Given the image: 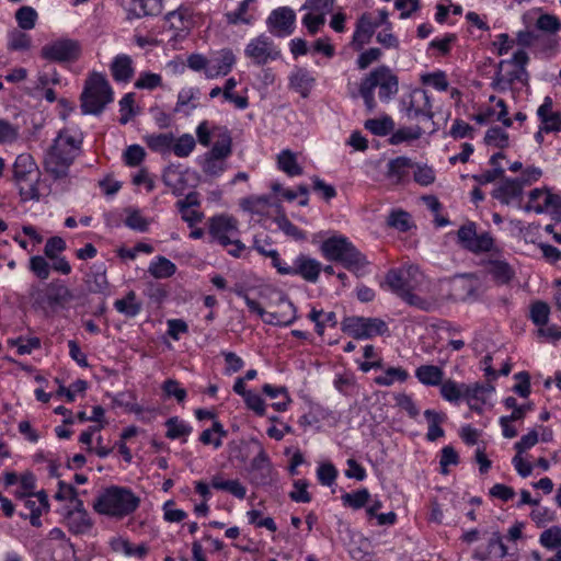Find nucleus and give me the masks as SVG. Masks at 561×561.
<instances>
[{"label":"nucleus","instance_id":"21","mask_svg":"<svg viewBox=\"0 0 561 561\" xmlns=\"http://www.w3.org/2000/svg\"><path fill=\"white\" fill-rule=\"evenodd\" d=\"M236 64V56L229 48L221 49L214 54L209 59V68H207V78L214 79L219 76L228 75Z\"/></svg>","mask_w":561,"mask_h":561},{"label":"nucleus","instance_id":"15","mask_svg":"<svg viewBox=\"0 0 561 561\" xmlns=\"http://www.w3.org/2000/svg\"><path fill=\"white\" fill-rule=\"evenodd\" d=\"M80 51V45L77 41L59 38L44 45L41 49V56L49 61L67 62L77 60Z\"/></svg>","mask_w":561,"mask_h":561},{"label":"nucleus","instance_id":"5","mask_svg":"<svg viewBox=\"0 0 561 561\" xmlns=\"http://www.w3.org/2000/svg\"><path fill=\"white\" fill-rule=\"evenodd\" d=\"M30 298L34 309L50 316L68 308L75 296L64 280L54 279L43 286H31Z\"/></svg>","mask_w":561,"mask_h":561},{"label":"nucleus","instance_id":"47","mask_svg":"<svg viewBox=\"0 0 561 561\" xmlns=\"http://www.w3.org/2000/svg\"><path fill=\"white\" fill-rule=\"evenodd\" d=\"M18 488L13 494L19 499L33 497L34 490L36 486V479L32 472H24L20 476Z\"/></svg>","mask_w":561,"mask_h":561},{"label":"nucleus","instance_id":"18","mask_svg":"<svg viewBox=\"0 0 561 561\" xmlns=\"http://www.w3.org/2000/svg\"><path fill=\"white\" fill-rule=\"evenodd\" d=\"M66 526L69 531L75 535H83L89 533L93 527V520L84 508L82 501H77V504L68 508L65 515Z\"/></svg>","mask_w":561,"mask_h":561},{"label":"nucleus","instance_id":"38","mask_svg":"<svg viewBox=\"0 0 561 561\" xmlns=\"http://www.w3.org/2000/svg\"><path fill=\"white\" fill-rule=\"evenodd\" d=\"M409 378V373L402 367H388L385 373L375 378L378 386L390 387L396 381L404 382Z\"/></svg>","mask_w":561,"mask_h":561},{"label":"nucleus","instance_id":"54","mask_svg":"<svg viewBox=\"0 0 561 561\" xmlns=\"http://www.w3.org/2000/svg\"><path fill=\"white\" fill-rule=\"evenodd\" d=\"M161 388L168 398H174L179 403H183L187 397L186 390L175 379H167Z\"/></svg>","mask_w":561,"mask_h":561},{"label":"nucleus","instance_id":"17","mask_svg":"<svg viewBox=\"0 0 561 561\" xmlns=\"http://www.w3.org/2000/svg\"><path fill=\"white\" fill-rule=\"evenodd\" d=\"M403 106L405 116L409 119H432L434 116L431 96L425 90H413L410 93L408 101L403 102Z\"/></svg>","mask_w":561,"mask_h":561},{"label":"nucleus","instance_id":"51","mask_svg":"<svg viewBox=\"0 0 561 561\" xmlns=\"http://www.w3.org/2000/svg\"><path fill=\"white\" fill-rule=\"evenodd\" d=\"M422 128L419 126L415 127H402L392 133L389 141L391 145H399L404 141L416 140L422 136Z\"/></svg>","mask_w":561,"mask_h":561},{"label":"nucleus","instance_id":"23","mask_svg":"<svg viewBox=\"0 0 561 561\" xmlns=\"http://www.w3.org/2000/svg\"><path fill=\"white\" fill-rule=\"evenodd\" d=\"M110 71L116 82H129L135 73L133 58L126 54L116 55L110 65Z\"/></svg>","mask_w":561,"mask_h":561},{"label":"nucleus","instance_id":"24","mask_svg":"<svg viewBox=\"0 0 561 561\" xmlns=\"http://www.w3.org/2000/svg\"><path fill=\"white\" fill-rule=\"evenodd\" d=\"M484 270L499 285L508 284L515 276L512 266L504 260L490 259L483 263Z\"/></svg>","mask_w":561,"mask_h":561},{"label":"nucleus","instance_id":"8","mask_svg":"<svg viewBox=\"0 0 561 561\" xmlns=\"http://www.w3.org/2000/svg\"><path fill=\"white\" fill-rule=\"evenodd\" d=\"M12 171L21 201L38 202L41 199L38 190L39 170L34 158L30 153L19 154L13 163Z\"/></svg>","mask_w":561,"mask_h":561},{"label":"nucleus","instance_id":"29","mask_svg":"<svg viewBox=\"0 0 561 561\" xmlns=\"http://www.w3.org/2000/svg\"><path fill=\"white\" fill-rule=\"evenodd\" d=\"M114 308L127 318H135L140 313L142 305L137 299L136 293L129 290L123 298L115 300Z\"/></svg>","mask_w":561,"mask_h":561},{"label":"nucleus","instance_id":"30","mask_svg":"<svg viewBox=\"0 0 561 561\" xmlns=\"http://www.w3.org/2000/svg\"><path fill=\"white\" fill-rule=\"evenodd\" d=\"M415 377L425 386H439L444 379V370L435 365H422L415 369Z\"/></svg>","mask_w":561,"mask_h":561},{"label":"nucleus","instance_id":"3","mask_svg":"<svg viewBox=\"0 0 561 561\" xmlns=\"http://www.w3.org/2000/svg\"><path fill=\"white\" fill-rule=\"evenodd\" d=\"M140 502V497L129 488L111 485L99 494L93 508L101 515L123 519L134 514Z\"/></svg>","mask_w":561,"mask_h":561},{"label":"nucleus","instance_id":"6","mask_svg":"<svg viewBox=\"0 0 561 561\" xmlns=\"http://www.w3.org/2000/svg\"><path fill=\"white\" fill-rule=\"evenodd\" d=\"M378 88L380 101L389 102L399 90L398 77L387 66H380L370 71L359 85V94L366 107L373 111L376 107L375 89Z\"/></svg>","mask_w":561,"mask_h":561},{"label":"nucleus","instance_id":"41","mask_svg":"<svg viewBox=\"0 0 561 561\" xmlns=\"http://www.w3.org/2000/svg\"><path fill=\"white\" fill-rule=\"evenodd\" d=\"M31 36L21 30H12L8 33V49L14 51H26L31 48Z\"/></svg>","mask_w":561,"mask_h":561},{"label":"nucleus","instance_id":"56","mask_svg":"<svg viewBox=\"0 0 561 561\" xmlns=\"http://www.w3.org/2000/svg\"><path fill=\"white\" fill-rule=\"evenodd\" d=\"M365 128L374 135L385 136L393 129V122L389 117L383 119H368L365 123Z\"/></svg>","mask_w":561,"mask_h":561},{"label":"nucleus","instance_id":"48","mask_svg":"<svg viewBox=\"0 0 561 561\" xmlns=\"http://www.w3.org/2000/svg\"><path fill=\"white\" fill-rule=\"evenodd\" d=\"M251 2H253V0H242L234 11L227 12L225 14L227 22L232 25L239 23L251 24L252 19L248 15V9Z\"/></svg>","mask_w":561,"mask_h":561},{"label":"nucleus","instance_id":"45","mask_svg":"<svg viewBox=\"0 0 561 561\" xmlns=\"http://www.w3.org/2000/svg\"><path fill=\"white\" fill-rule=\"evenodd\" d=\"M550 316V306L542 300H537L530 305L529 318L539 328L548 324Z\"/></svg>","mask_w":561,"mask_h":561},{"label":"nucleus","instance_id":"61","mask_svg":"<svg viewBox=\"0 0 561 561\" xmlns=\"http://www.w3.org/2000/svg\"><path fill=\"white\" fill-rule=\"evenodd\" d=\"M536 27L540 31L556 34L560 30L561 23L559 19L552 14H541L536 21Z\"/></svg>","mask_w":561,"mask_h":561},{"label":"nucleus","instance_id":"62","mask_svg":"<svg viewBox=\"0 0 561 561\" xmlns=\"http://www.w3.org/2000/svg\"><path fill=\"white\" fill-rule=\"evenodd\" d=\"M30 271L33 272L38 278L47 279L50 273L48 262L41 255H35L30 259Z\"/></svg>","mask_w":561,"mask_h":561},{"label":"nucleus","instance_id":"14","mask_svg":"<svg viewBox=\"0 0 561 561\" xmlns=\"http://www.w3.org/2000/svg\"><path fill=\"white\" fill-rule=\"evenodd\" d=\"M321 272L322 264L320 261L305 253H299L293 260L291 264L284 261L282 266H279L278 274L299 276L305 282L316 284L319 280Z\"/></svg>","mask_w":561,"mask_h":561},{"label":"nucleus","instance_id":"19","mask_svg":"<svg viewBox=\"0 0 561 561\" xmlns=\"http://www.w3.org/2000/svg\"><path fill=\"white\" fill-rule=\"evenodd\" d=\"M524 187L516 179L505 178L494 188L492 196L504 205L520 206Z\"/></svg>","mask_w":561,"mask_h":561},{"label":"nucleus","instance_id":"27","mask_svg":"<svg viewBox=\"0 0 561 561\" xmlns=\"http://www.w3.org/2000/svg\"><path fill=\"white\" fill-rule=\"evenodd\" d=\"M210 486L219 491L228 492L239 500H243L247 495V489L239 480H227L222 473L213 476Z\"/></svg>","mask_w":561,"mask_h":561},{"label":"nucleus","instance_id":"7","mask_svg":"<svg viewBox=\"0 0 561 561\" xmlns=\"http://www.w3.org/2000/svg\"><path fill=\"white\" fill-rule=\"evenodd\" d=\"M208 233L211 242L225 248L228 254L240 257L245 250L240 240L239 221L229 215H216L208 219Z\"/></svg>","mask_w":561,"mask_h":561},{"label":"nucleus","instance_id":"32","mask_svg":"<svg viewBox=\"0 0 561 561\" xmlns=\"http://www.w3.org/2000/svg\"><path fill=\"white\" fill-rule=\"evenodd\" d=\"M148 272L157 279L169 278L176 273V265L164 256H157L150 262Z\"/></svg>","mask_w":561,"mask_h":561},{"label":"nucleus","instance_id":"35","mask_svg":"<svg viewBox=\"0 0 561 561\" xmlns=\"http://www.w3.org/2000/svg\"><path fill=\"white\" fill-rule=\"evenodd\" d=\"M424 416L428 422V430L426 433V438L430 442H435L439 437L444 436V430L440 427V424L445 421L446 415L444 413L436 412L434 410H426L424 412Z\"/></svg>","mask_w":561,"mask_h":561},{"label":"nucleus","instance_id":"42","mask_svg":"<svg viewBox=\"0 0 561 561\" xmlns=\"http://www.w3.org/2000/svg\"><path fill=\"white\" fill-rule=\"evenodd\" d=\"M440 386V396L448 402H458L462 399V391L465 390V383L456 382L455 380L447 379L443 380Z\"/></svg>","mask_w":561,"mask_h":561},{"label":"nucleus","instance_id":"50","mask_svg":"<svg viewBox=\"0 0 561 561\" xmlns=\"http://www.w3.org/2000/svg\"><path fill=\"white\" fill-rule=\"evenodd\" d=\"M20 138V126L0 118V144L11 145Z\"/></svg>","mask_w":561,"mask_h":561},{"label":"nucleus","instance_id":"11","mask_svg":"<svg viewBox=\"0 0 561 561\" xmlns=\"http://www.w3.org/2000/svg\"><path fill=\"white\" fill-rule=\"evenodd\" d=\"M198 142L208 147L211 138L215 140L211 149L207 152L214 157L227 159L232 153V138L226 126L211 125L208 121H203L196 128Z\"/></svg>","mask_w":561,"mask_h":561},{"label":"nucleus","instance_id":"37","mask_svg":"<svg viewBox=\"0 0 561 561\" xmlns=\"http://www.w3.org/2000/svg\"><path fill=\"white\" fill-rule=\"evenodd\" d=\"M227 435L222 424L219 421H215L210 428L202 432L199 442L204 445H213L215 449H218L222 445V437Z\"/></svg>","mask_w":561,"mask_h":561},{"label":"nucleus","instance_id":"53","mask_svg":"<svg viewBox=\"0 0 561 561\" xmlns=\"http://www.w3.org/2000/svg\"><path fill=\"white\" fill-rule=\"evenodd\" d=\"M15 19L21 30H32L35 27L37 12L32 7H22L15 12Z\"/></svg>","mask_w":561,"mask_h":561},{"label":"nucleus","instance_id":"31","mask_svg":"<svg viewBox=\"0 0 561 561\" xmlns=\"http://www.w3.org/2000/svg\"><path fill=\"white\" fill-rule=\"evenodd\" d=\"M277 167L289 176L302 174V168L298 164L297 156L289 149L282 150L277 156Z\"/></svg>","mask_w":561,"mask_h":561},{"label":"nucleus","instance_id":"20","mask_svg":"<svg viewBox=\"0 0 561 561\" xmlns=\"http://www.w3.org/2000/svg\"><path fill=\"white\" fill-rule=\"evenodd\" d=\"M474 557L481 561H514L502 537L497 533L492 535L485 547L481 546L477 548Z\"/></svg>","mask_w":561,"mask_h":561},{"label":"nucleus","instance_id":"59","mask_svg":"<svg viewBox=\"0 0 561 561\" xmlns=\"http://www.w3.org/2000/svg\"><path fill=\"white\" fill-rule=\"evenodd\" d=\"M55 499L57 501H69L72 506L77 504V501H81L78 497V492L76 488L65 481L58 482V490L55 494Z\"/></svg>","mask_w":561,"mask_h":561},{"label":"nucleus","instance_id":"46","mask_svg":"<svg viewBox=\"0 0 561 561\" xmlns=\"http://www.w3.org/2000/svg\"><path fill=\"white\" fill-rule=\"evenodd\" d=\"M196 141L190 134H184L176 140L173 138V145L171 150L176 157L185 158L188 157L195 149Z\"/></svg>","mask_w":561,"mask_h":561},{"label":"nucleus","instance_id":"26","mask_svg":"<svg viewBox=\"0 0 561 561\" xmlns=\"http://www.w3.org/2000/svg\"><path fill=\"white\" fill-rule=\"evenodd\" d=\"M413 162L408 157H397L387 164V178L393 183H402L405 181L413 168Z\"/></svg>","mask_w":561,"mask_h":561},{"label":"nucleus","instance_id":"57","mask_svg":"<svg viewBox=\"0 0 561 561\" xmlns=\"http://www.w3.org/2000/svg\"><path fill=\"white\" fill-rule=\"evenodd\" d=\"M277 227L294 240H305L306 233L294 225L287 217L280 216L276 218Z\"/></svg>","mask_w":561,"mask_h":561},{"label":"nucleus","instance_id":"60","mask_svg":"<svg viewBox=\"0 0 561 561\" xmlns=\"http://www.w3.org/2000/svg\"><path fill=\"white\" fill-rule=\"evenodd\" d=\"M317 477L322 485H332L337 477V470L331 462L321 463L317 470Z\"/></svg>","mask_w":561,"mask_h":561},{"label":"nucleus","instance_id":"43","mask_svg":"<svg viewBox=\"0 0 561 561\" xmlns=\"http://www.w3.org/2000/svg\"><path fill=\"white\" fill-rule=\"evenodd\" d=\"M484 142L499 149L507 148L510 145L508 134L499 126L489 128L484 136Z\"/></svg>","mask_w":561,"mask_h":561},{"label":"nucleus","instance_id":"36","mask_svg":"<svg viewBox=\"0 0 561 561\" xmlns=\"http://www.w3.org/2000/svg\"><path fill=\"white\" fill-rule=\"evenodd\" d=\"M240 206L244 211L255 215H265L271 207V201L266 195L250 196L241 199Z\"/></svg>","mask_w":561,"mask_h":561},{"label":"nucleus","instance_id":"16","mask_svg":"<svg viewBox=\"0 0 561 561\" xmlns=\"http://www.w3.org/2000/svg\"><path fill=\"white\" fill-rule=\"evenodd\" d=\"M295 22V11L289 7H279L270 13L266 25L274 36L286 37L293 34Z\"/></svg>","mask_w":561,"mask_h":561},{"label":"nucleus","instance_id":"55","mask_svg":"<svg viewBox=\"0 0 561 561\" xmlns=\"http://www.w3.org/2000/svg\"><path fill=\"white\" fill-rule=\"evenodd\" d=\"M422 82L438 91H446L449 87L446 73L440 70L424 75L422 77Z\"/></svg>","mask_w":561,"mask_h":561},{"label":"nucleus","instance_id":"49","mask_svg":"<svg viewBox=\"0 0 561 561\" xmlns=\"http://www.w3.org/2000/svg\"><path fill=\"white\" fill-rule=\"evenodd\" d=\"M341 499L345 506L359 510L368 503L370 494L367 489H360L355 492L345 493Z\"/></svg>","mask_w":561,"mask_h":561},{"label":"nucleus","instance_id":"4","mask_svg":"<svg viewBox=\"0 0 561 561\" xmlns=\"http://www.w3.org/2000/svg\"><path fill=\"white\" fill-rule=\"evenodd\" d=\"M321 252L327 260L340 262L357 277L367 273V257L344 236H333L324 240Z\"/></svg>","mask_w":561,"mask_h":561},{"label":"nucleus","instance_id":"10","mask_svg":"<svg viewBox=\"0 0 561 561\" xmlns=\"http://www.w3.org/2000/svg\"><path fill=\"white\" fill-rule=\"evenodd\" d=\"M529 60L524 49L515 51L511 59L501 60L492 79L491 87L500 92L508 90L515 82L527 81L526 65Z\"/></svg>","mask_w":561,"mask_h":561},{"label":"nucleus","instance_id":"12","mask_svg":"<svg viewBox=\"0 0 561 561\" xmlns=\"http://www.w3.org/2000/svg\"><path fill=\"white\" fill-rule=\"evenodd\" d=\"M342 330L356 340H368L387 334L389 327L380 318L352 316L342 321Z\"/></svg>","mask_w":561,"mask_h":561},{"label":"nucleus","instance_id":"58","mask_svg":"<svg viewBox=\"0 0 561 561\" xmlns=\"http://www.w3.org/2000/svg\"><path fill=\"white\" fill-rule=\"evenodd\" d=\"M494 247V239L489 232L477 234L468 251L473 253L489 252Z\"/></svg>","mask_w":561,"mask_h":561},{"label":"nucleus","instance_id":"40","mask_svg":"<svg viewBox=\"0 0 561 561\" xmlns=\"http://www.w3.org/2000/svg\"><path fill=\"white\" fill-rule=\"evenodd\" d=\"M146 144L148 147L157 152H169L173 145V134H151L146 136Z\"/></svg>","mask_w":561,"mask_h":561},{"label":"nucleus","instance_id":"64","mask_svg":"<svg viewBox=\"0 0 561 561\" xmlns=\"http://www.w3.org/2000/svg\"><path fill=\"white\" fill-rule=\"evenodd\" d=\"M302 24L307 27L311 35H314L325 23V15L313 11L308 12L302 18Z\"/></svg>","mask_w":561,"mask_h":561},{"label":"nucleus","instance_id":"63","mask_svg":"<svg viewBox=\"0 0 561 561\" xmlns=\"http://www.w3.org/2000/svg\"><path fill=\"white\" fill-rule=\"evenodd\" d=\"M146 152L139 145L129 146L124 152V161L128 167H138L145 159Z\"/></svg>","mask_w":561,"mask_h":561},{"label":"nucleus","instance_id":"9","mask_svg":"<svg viewBox=\"0 0 561 561\" xmlns=\"http://www.w3.org/2000/svg\"><path fill=\"white\" fill-rule=\"evenodd\" d=\"M113 101V90L103 73L92 72L85 80L81 93L83 114L98 115Z\"/></svg>","mask_w":561,"mask_h":561},{"label":"nucleus","instance_id":"13","mask_svg":"<svg viewBox=\"0 0 561 561\" xmlns=\"http://www.w3.org/2000/svg\"><path fill=\"white\" fill-rule=\"evenodd\" d=\"M244 56L257 67L267 65L280 58L282 53L271 37L260 34L250 39L244 47Z\"/></svg>","mask_w":561,"mask_h":561},{"label":"nucleus","instance_id":"33","mask_svg":"<svg viewBox=\"0 0 561 561\" xmlns=\"http://www.w3.org/2000/svg\"><path fill=\"white\" fill-rule=\"evenodd\" d=\"M125 215L124 224L129 229L138 232H147L149 230L151 220L145 217L140 209L128 207L125 209Z\"/></svg>","mask_w":561,"mask_h":561},{"label":"nucleus","instance_id":"28","mask_svg":"<svg viewBox=\"0 0 561 561\" xmlns=\"http://www.w3.org/2000/svg\"><path fill=\"white\" fill-rule=\"evenodd\" d=\"M114 552L123 553L126 557L144 558L148 553V547L145 543L133 546L127 539L114 537L110 541Z\"/></svg>","mask_w":561,"mask_h":561},{"label":"nucleus","instance_id":"2","mask_svg":"<svg viewBox=\"0 0 561 561\" xmlns=\"http://www.w3.org/2000/svg\"><path fill=\"white\" fill-rule=\"evenodd\" d=\"M389 289L411 306L428 311L433 306L432 301L422 297L427 287L425 275L415 265H404L390 270L385 277Z\"/></svg>","mask_w":561,"mask_h":561},{"label":"nucleus","instance_id":"25","mask_svg":"<svg viewBox=\"0 0 561 561\" xmlns=\"http://www.w3.org/2000/svg\"><path fill=\"white\" fill-rule=\"evenodd\" d=\"M377 24L374 13H364L357 21L356 30L353 34V43L357 48H362L370 41Z\"/></svg>","mask_w":561,"mask_h":561},{"label":"nucleus","instance_id":"44","mask_svg":"<svg viewBox=\"0 0 561 561\" xmlns=\"http://www.w3.org/2000/svg\"><path fill=\"white\" fill-rule=\"evenodd\" d=\"M227 169L226 159L205 153L202 170L206 175L219 176Z\"/></svg>","mask_w":561,"mask_h":561},{"label":"nucleus","instance_id":"22","mask_svg":"<svg viewBox=\"0 0 561 561\" xmlns=\"http://www.w3.org/2000/svg\"><path fill=\"white\" fill-rule=\"evenodd\" d=\"M288 85L291 90L299 93L301 98L306 99L316 85V78L308 69L296 67L288 77Z\"/></svg>","mask_w":561,"mask_h":561},{"label":"nucleus","instance_id":"1","mask_svg":"<svg viewBox=\"0 0 561 561\" xmlns=\"http://www.w3.org/2000/svg\"><path fill=\"white\" fill-rule=\"evenodd\" d=\"M83 134L77 128L61 129L44 158V170L50 184L49 192L61 195L72 186L70 168L81 151Z\"/></svg>","mask_w":561,"mask_h":561},{"label":"nucleus","instance_id":"39","mask_svg":"<svg viewBox=\"0 0 561 561\" xmlns=\"http://www.w3.org/2000/svg\"><path fill=\"white\" fill-rule=\"evenodd\" d=\"M387 225L400 232H407L413 227L411 216L402 209H393L387 217Z\"/></svg>","mask_w":561,"mask_h":561},{"label":"nucleus","instance_id":"52","mask_svg":"<svg viewBox=\"0 0 561 561\" xmlns=\"http://www.w3.org/2000/svg\"><path fill=\"white\" fill-rule=\"evenodd\" d=\"M539 542L542 547L554 550L561 548V527L552 526L541 533Z\"/></svg>","mask_w":561,"mask_h":561},{"label":"nucleus","instance_id":"34","mask_svg":"<svg viewBox=\"0 0 561 561\" xmlns=\"http://www.w3.org/2000/svg\"><path fill=\"white\" fill-rule=\"evenodd\" d=\"M167 433L165 436L170 439L183 438L186 440L187 436L192 433V426L178 416L170 417L165 421Z\"/></svg>","mask_w":561,"mask_h":561}]
</instances>
